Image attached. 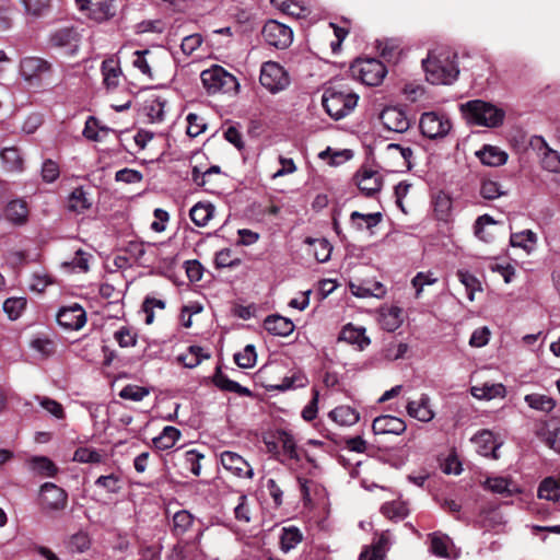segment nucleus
I'll return each instance as SVG.
<instances>
[{
    "label": "nucleus",
    "instance_id": "423d86ee",
    "mask_svg": "<svg viewBox=\"0 0 560 560\" xmlns=\"http://www.w3.org/2000/svg\"><path fill=\"white\" fill-rule=\"evenodd\" d=\"M265 43L277 49L288 48L293 40V31L276 20H268L261 30Z\"/></svg>",
    "mask_w": 560,
    "mask_h": 560
},
{
    "label": "nucleus",
    "instance_id": "603ef678",
    "mask_svg": "<svg viewBox=\"0 0 560 560\" xmlns=\"http://www.w3.org/2000/svg\"><path fill=\"white\" fill-rule=\"evenodd\" d=\"M308 383V380L304 373L301 371L293 372L292 375L285 376L281 384H279L277 387L280 390H288V389H294L306 386Z\"/></svg>",
    "mask_w": 560,
    "mask_h": 560
},
{
    "label": "nucleus",
    "instance_id": "5fc2aeb1",
    "mask_svg": "<svg viewBox=\"0 0 560 560\" xmlns=\"http://www.w3.org/2000/svg\"><path fill=\"white\" fill-rule=\"evenodd\" d=\"M155 308L163 312L165 308V302L160 299L147 296L142 302V313L145 314V324L150 325L153 323Z\"/></svg>",
    "mask_w": 560,
    "mask_h": 560
},
{
    "label": "nucleus",
    "instance_id": "412c9836",
    "mask_svg": "<svg viewBox=\"0 0 560 560\" xmlns=\"http://www.w3.org/2000/svg\"><path fill=\"white\" fill-rule=\"evenodd\" d=\"M264 327L268 332L281 337L289 336L294 330L292 320L278 314L267 316Z\"/></svg>",
    "mask_w": 560,
    "mask_h": 560
},
{
    "label": "nucleus",
    "instance_id": "b1692460",
    "mask_svg": "<svg viewBox=\"0 0 560 560\" xmlns=\"http://www.w3.org/2000/svg\"><path fill=\"white\" fill-rule=\"evenodd\" d=\"M101 71L103 75V84L105 85V88L107 90L116 89L119 84V79L121 74L119 61L114 58H107L103 60Z\"/></svg>",
    "mask_w": 560,
    "mask_h": 560
},
{
    "label": "nucleus",
    "instance_id": "a18cd8bd",
    "mask_svg": "<svg viewBox=\"0 0 560 560\" xmlns=\"http://www.w3.org/2000/svg\"><path fill=\"white\" fill-rule=\"evenodd\" d=\"M27 301L25 298H9L3 303V311L10 319H18L25 310Z\"/></svg>",
    "mask_w": 560,
    "mask_h": 560
},
{
    "label": "nucleus",
    "instance_id": "f257e3e1",
    "mask_svg": "<svg viewBox=\"0 0 560 560\" xmlns=\"http://www.w3.org/2000/svg\"><path fill=\"white\" fill-rule=\"evenodd\" d=\"M358 101L359 95L346 85L328 86L322 96L325 112L335 120L342 119L351 114Z\"/></svg>",
    "mask_w": 560,
    "mask_h": 560
},
{
    "label": "nucleus",
    "instance_id": "ea45409f",
    "mask_svg": "<svg viewBox=\"0 0 560 560\" xmlns=\"http://www.w3.org/2000/svg\"><path fill=\"white\" fill-rule=\"evenodd\" d=\"M525 401L530 408L544 412H550L556 406V402L551 397L541 394L526 395Z\"/></svg>",
    "mask_w": 560,
    "mask_h": 560
},
{
    "label": "nucleus",
    "instance_id": "13d9d810",
    "mask_svg": "<svg viewBox=\"0 0 560 560\" xmlns=\"http://www.w3.org/2000/svg\"><path fill=\"white\" fill-rule=\"evenodd\" d=\"M278 442L281 444L283 453L292 459H300L298 454L296 444L292 434L281 431L278 435Z\"/></svg>",
    "mask_w": 560,
    "mask_h": 560
},
{
    "label": "nucleus",
    "instance_id": "a19ab883",
    "mask_svg": "<svg viewBox=\"0 0 560 560\" xmlns=\"http://www.w3.org/2000/svg\"><path fill=\"white\" fill-rule=\"evenodd\" d=\"M540 499L557 501L560 498V483L552 478H546L538 488Z\"/></svg>",
    "mask_w": 560,
    "mask_h": 560
},
{
    "label": "nucleus",
    "instance_id": "20e7f679",
    "mask_svg": "<svg viewBox=\"0 0 560 560\" xmlns=\"http://www.w3.org/2000/svg\"><path fill=\"white\" fill-rule=\"evenodd\" d=\"M202 85L208 94L230 93L237 91L236 78L223 67L213 65L200 73Z\"/></svg>",
    "mask_w": 560,
    "mask_h": 560
},
{
    "label": "nucleus",
    "instance_id": "6ab92c4d",
    "mask_svg": "<svg viewBox=\"0 0 560 560\" xmlns=\"http://www.w3.org/2000/svg\"><path fill=\"white\" fill-rule=\"evenodd\" d=\"M339 340L347 341L350 345H357L360 350H363L371 343L370 338L365 335V328L351 323L342 328Z\"/></svg>",
    "mask_w": 560,
    "mask_h": 560
},
{
    "label": "nucleus",
    "instance_id": "69168bd1",
    "mask_svg": "<svg viewBox=\"0 0 560 560\" xmlns=\"http://www.w3.org/2000/svg\"><path fill=\"white\" fill-rule=\"evenodd\" d=\"M209 353L202 352H183L177 357V361L185 368L192 369L197 366L203 359H209Z\"/></svg>",
    "mask_w": 560,
    "mask_h": 560
},
{
    "label": "nucleus",
    "instance_id": "6e6d98bb",
    "mask_svg": "<svg viewBox=\"0 0 560 560\" xmlns=\"http://www.w3.org/2000/svg\"><path fill=\"white\" fill-rule=\"evenodd\" d=\"M457 278L465 285L468 298L472 301L475 291L481 290L480 281L467 270H458Z\"/></svg>",
    "mask_w": 560,
    "mask_h": 560
},
{
    "label": "nucleus",
    "instance_id": "e2e57ef3",
    "mask_svg": "<svg viewBox=\"0 0 560 560\" xmlns=\"http://www.w3.org/2000/svg\"><path fill=\"white\" fill-rule=\"evenodd\" d=\"M433 205L438 218L444 220L448 215L452 208V200L447 195L440 192L434 198Z\"/></svg>",
    "mask_w": 560,
    "mask_h": 560
},
{
    "label": "nucleus",
    "instance_id": "c756f323",
    "mask_svg": "<svg viewBox=\"0 0 560 560\" xmlns=\"http://www.w3.org/2000/svg\"><path fill=\"white\" fill-rule=\"evenodd\" d=\"M213 213L214 207L212 203L198 202L190 209L189 217L197 226H206Z\"/></svg>",
    "mask_w": 560,
    "mask_h": 560
},
{
    "label": "nucleus",
    "instance_id": "cd10ccee",
    "mask_svg": "<svg viewBox=\"0 0 560 560\" xmlns=\"http://www.w3.org/2000/svg\"><path fill=\"white\" fill-rule=\"evenodd\" d=\"M27 464L33 472L43 477H54L58 472L57 466L46 456H33Z\"/></svg>",
    "mask_w": 560,
    "mask_h": 560
},
{
    "label": "nucleus",
    "instance_id": "de8ad7c7",
    "mask_svg": "<svg viewBox=\"0 0 560 560\" xmlns=\"http://www.w3.org/2000/svg\"><path fill=\"white\" fill-rule=\"evenodd\" d=\"M430 539H431V551L435 556L443 557V558L448 557V547L451 545V540L446 535L433 533L430 535Z\"/></svg>",
    "mask_w": 560,
    "mask_h": 560
},
{
    "label": "nucleus",
    "instance_id": "c85d7f7f",
    "mask_svg": "<svg viewBox=\"0 0 560 560\" xmlns=\"http://www.w3.org/2000/svg\"><path fill=\"white\" fill-rule=\"evenodd\" d=\"M329 417L340 425H353L359 419V412L350 406H339L329 412Z\"/></svg>",
    "mask_w": 560,
    "mask_h": 560
},
{
    "label": "nucleus",
    "instance_id": "f3484780",
    "mask_svg": "<svg viewBox=\"0 0 560 560\" xmlns=\"http://www.w3.org/2000/svg\"><path fill=\"white\" fill-rule=\"evenodd\" d=\"M40 500L45 509L61 510L67 503V493L55 483L46 482L40 488Z\"/></svg>",
    "mask_w": 560,
    "mask_h": 560
},
{
    "label": "nucleus",
    "instance_id": "6e6552de",
    "mask_svg": "<svg viewBox=\"0 0 560 560\" xmlns=\"http://www.w3.org/2000/svg\"><path fill=\"white\" fill-rule=\"evenodd\" d=\"M259 81L261 85L271 93L284 90L290 83L288 73L283 67L276 61H267L262 63Z\"/></svg>",
    "mask_w": 560,
    "mask_h": 560
},
{
    "label": "nucleus",
    "instance_id": "4468645a",
    "mask_svg": "<svg viewBox=\"0 0 560 560\" xmlns=\"http://www.w3.org/2000/svg\"><path fill=\"white\" fill-rule=\"evenodd\" d=\"M354 179L358 188L365 197H374L383 186L381 174L370 168L360 170L355 174Z\"/></svg>",
    "mask_w": 560,
    "mask_h": 560
},
{
    "label": "nucleus",
    "instance_id": "2eb2a0df",
    "mask_svg": "<svg viewBox=\"0 0 560 560\" xmlns=\"http://www.w3.org/2000/svg\"><path fill=\"white\" fill-rule=\"evenodd\" d=\"M222 466L240 478L252 479L254 477V469L252 466L237 453L225 451L220 456Z\"/></svg>",
    "mask_w": 560,
    "mask_h": 560
},
{
    "label": "nucleus",
    "instance_id": "39448f33",
    "mask_svg": "<svg viewBox=\"0 0 560 560\" xmlns=\"http://www.w3.org/2000/svg\"><path fill=\"white\" fill-rule=\"evenodd\" d=\"M350 70L353 77L370 86L381 84L387 73L385 65L373 58L355 60L351 65Z\"/></svg>",
    "mask_w": 560,
    "mask_h": 560
},
{
    "label": "nucleus",
    "instance_id": "8fccbe9b",
    "mask_svg": "<svg viewBox=\"0 0 560 560\" xmlns=\"http://www.w3.org/2000/svg\"><path fill=\"white\" fill-rule=\"evenodd\" d=\"M205 455L196 448L188 450L184 453V466L195 476H199L201 471L200 460Z\"/></svg>",
    "mask_w": 560,
    "mask_h": 560
},
{
    "label": "nucleus",
    "instance_id": "09e8293b",
    "mask_svg": "<svg viewBox=\"0 0 560 560\" xmlns=\"http://www.w3.org/2000/svg\"><path fill=\"white\" fill-rule=\"evenodd\" d=\"M308 243L314 246V257L318 262L329 260L332 246L326 238L308 240Z\"/></svg>",
    "mask_w": 560,
    "mask_h": 560
},
{
    "label": "nucleus",
    "instance_id": "bb28decb",
    "mask_svg": "<svg viewBox=\"0 0 560 560\" xmlns=\"http://www.w3.org/2000/svg\"><path fill=\"white\" fill-rule=\"evenodd\" d=\"M4 213L10 222L22 225L27 221V205L23 200H12L7 205Z\"/></svg>",
    "mask_w": 560,
    "mask_h": 560
},
{
    "label": "nucleus",
    "instance_id": "72a5a7b5",
    "mask_svg": "<svg viewBox=\"0 0 560 560\" xmlns=\"http://www.w3.org/2000/svg\"><path fill=\"white\" fill-rule=\"evenodd\" d=\"M494 224H497L495 220L489 214L478 217L474 224L475 235L486 243H491L494 240V235L486 228Z\"/></svg>",
    "mask_w": 560,
    "mask_h": 560
},
{
    "label": "nucleus",
    "instance_id": "393cba45",
    "mask_svg": "<svg viewBox=\"0 0 560 560\" xmlns=\"http://www.w3.org/2000/svg\"><path fill=\"white\" fill-rule=\"evenodd\" d=\"M213 383L221 390L236 393L241 396H252V392L247 387L230 380L229 376L221 371L220 366L217 368L215 374L213 375Z\"/></svg>",
    "mask_w": 560,
    "mask_h": 560
},
{
    "label": "nucleus",
    "instance_id": "680f3d73",
    "mask_svg": "<svg viewBox=\"0 0 560 560\" xmlns=\"http://www.w3.org/2000/svg\"><path fill=\"white\" fill-rule=\"evenodd\" d=\"M401 310L392 307L386 314H383L382 325L388 331H394L401 324Z\"/></svg>",
    "mask_w": 560,
    "mask_h": 560
},
{
    "label": "nucleus",
    "instance_id": "7c9ffc66",
    "mask_svg": "<svg viewBox=\"0 0 560 560\" xmlns=\"http://www.w3.org/2000/svg\"><path fill=\"white\" fill-rule=\"evenodd\" d=\"M470 393L477 399H493L504 397L505 387L502 384L486 383L480 386H472Z\"/></svg>",
    "mask_w": 560,
    "mask_h": 560
},
{
    "label": "nucleus",
    "instance_id": "bf43d9fd",
    "mask_svg": "<svg viewBox=\"0 0 560 560\" xmlns=\"http://www.w3.org/2000/svg\"><path fill=\"white\" fill-rule=\"evenodd\" d=\"M0 156L9 165L10 171L21 170L23 160L16 148H5L1 151Z\"/></svg>",
    "mask_w": 560,
    "mask_h": 560
},
{
    "label": "nucleus",
    "instance_id": "1a4fd4ad",
    "mask_svg": "<svg viewBox=\"0 0 560 560\" xmlns=\"http://www.w3.org/2000/svg\"><path fill=\"white\" fill-rule=\"evenodd\" d=\"M51 68V63L40 57H25L20 61V73L31 85H39Z\"/></svg>",
    "mask_w": 560,
    "mask_h": 560
},
{
    "label": "nucleus",
    "instance_id": "4d7b16f0",
    "mask_svg": "<svg viewBox=\"0 0 560 560\" xmlns=\"http://www.w3.org/2000/svg\"><path fill=\"white\" fill-rule=\"evenodd\" d=\"M35 399L48 413H50L55 418H57V419L65 418L63 407L57 400L51 399L46 396H35Z\"/></svg>",
    "mask_w": 560,
    "mask_h": 560
},
{
    "label": "nucleus",
    "instance_id": "0e129e2a",
    "mask_svg": "<svg viewBox=\"0 0 560 560\" xmlns=\"http://www.w3.org/2000/svg\"><path fill=\"white\" fill-rule=\"evenodd\" d=\"M241 264L238 258L232 259V250L230 248H223L215 254L214 265L218 269L226 267H236Z\"/></svg>",
    "mask_w": 560,
    "mask_h": 560
},
{
    "label": "nucleus",
    "instance_id": "7ed1b4c3",
    "mask_svg": "<svg viewBox=\"0 0 560 560\" xmlns=\"http://www.w3.org/2000/svg\"><path fill=\"white\" fill-rule=\"evenodd\" d=\"M422 67L427 80L432 84H452L459 74L457 65L448 58L442 60L429 55L422 60Z\"/></svg>",
    "mask_w": 560,
    "mask_h": 560
},
{
    "label": "nucleus",
    "instance_id": "052dcab7",
    "mask_svg": "<svg viewBox=\"0 0 560 560\" xmlns=\"http://www.w3.org/2000/svg\"><path fill=\"white\" fill-rule=\"evenodd\" d=\"M69 549L73 552H84L91 547V539L84 532H79L71 536L69 540Z\"/></svg>",
    "mask_w": 560,
    "mask_h": 560
},
{
    "label": "nucleus",
    "instance_id": "2f4dec72",
    "mask_svg": "<svg viewBox=\"0 0 560 560\" xmlns=\"http://www.w3.org/2000/svg\"><path fill=\"white\" fill-rule=\"evenodd\" d=\"M180 438V432L175 427L167 425L160 435L152 439L153 444L159 450H167L175 445Z\"/></svg>",
    "mask_w": 560,
    "mask_h": 560
},
{
    "label": "nucleus",
    "instance_id": "ddd939ff",
    "mask_svg": "<svg viewBox=\"0 0 560 560\" xmlns=\"http://www.w3.org/2000/svg\"><path fill=\"white\" fill-rule=\"evenodd\" d=\"M380 119L389 131L402 133L410 127V119L406 113L396 106L385 107L380 115Z\"/></svg>",
    "mask_w": 560,
    "mask_h": 560
},
{
    "label": "nucleus",
    "instance_id": "f03ea898",
    "mask_svg": "<svg viewBox=\"0 0 560 560\" xmlns=\"http://www.w3.org/2000/svg\"><path fill=\"white\" fill-rule=\"evenodd\" d=\"M460 110L469 124L488 128L501 126L505 118L502 108L482 100L468 101L460 105Z\"/></svg>",
    "mask_w": 560,
    "mask_h": 560
},
{
    "label": "nucleus",
    "instance_id": "49530a36",
    "mask_svg": "<svg viewBox=\"0 0 560 560\" xmlns=\"http://www.w3.org/2000/svg\"><path fill=\"white\" fill-rule=\"evenodd\" d=\"M381 511L389 520H402L408 515L406 504L399 501L383 504Z\"/></svg>",
    "mask_w": 560,
    "mask_h": 560
},
{
    "label": "nucleus",
    "instance_id": "aec40b11",
    "mask_svg": "<svg viewBox=\"0 0 560 560\" xmlns=\"http://www.w3.org/2000/svg\"><path fill=\"white\" fill-rule=\"evenodd\" d=\"M476 155L483 165L493 167L504 165L509 158L505 151L490 144H485Z\"/></svg>",
    "mask_w": 560,
    "mask_h": 560
},
{
    "label": "nucleus",
    "instance_id": "c03bdc74",
    "mask_svg": "<svg viewBox=\"0 0 560 560\" xmlns=\"http://www.w3.org/2000/svg\"><path fill=\"white\" fill-rule=\"evenodd\" d=\"M194 523V517L188 511H178L173 516V532L180 536L185 534Z\"/></svg>",
    "mask_w": 560,
    "mask_h": 560
},
{
    "label": "nucleus",
    "instance_id": "5701e85b",
    "mask_svg": "<svg viewBox=\"0 0 560 560\" xmlns=\"http://www.w3.org/2000/svg\"><path fill=\"white\" fill-rule=\"evenodd\" d=\"M429 402L430 398L425 394L421 395L418 401H409L406 407L408 415L422 422L431 421L434 417V412L431 410Z\"/></svg>",
    "mask_w": 560,
    "mask_h": 560
},
{
    "label": "nucleus",
    "instance_id": "338daca9",
    "mask_svg": "<svg viewBox=\"0 0 560 560\" xmlns=\"http://www.w3.org/2000/svg\"><path fill=\"white\" fill-rule=\"evenodd\" d=\"M184 267L187 278L189 279L190 282H197L201 280L205 268L199 260H187L185 261Z\"/></svg>",
    "mask_w": 560,
    "mask_h": 560
},
{
    "label": "nucleus",
    "instance_id": "58836bf2",
    "mask_svg": "<svg viewBox=\"0 0 560 560\" xmlns=\"http://www.w3.org/2000/svg\"><path fill=\"white\" fill-rule=\"evenodd\" d=\"M302 541V533L299 528L291 526L284 527L280 537L281 549L290 551Z\"/></svg>",
    "mask_w": 560,
    "mask_h": 560
},
{
    "label": "nucleus",
    "instance_id": "864d4df0",
    "mask_svg": "<svg viewBox=\"0 0 560 560\" xmlns=\"http://www.w3.org/2000/svg\"><path fill=\"white\" fill-rule=\"evenodd\" d=\"M27 14L40 18L49 10L50 0H21Z\"/></svg>",
    "mask_w": 560,
    "mask_h": 560
},
{
    "label": "nucleus",
    "instance_id": "4be33fe9",
    "mask_svg": "<svg viewBox=\"0 0 560 560\" xmlns=\"http://www.w3.org/2000/svg\"><path fill=\"white\" fill-rule=\"evenodd\" d=\"M142 113L148 122L162 121L164 117V101L154 93L148 94L143 100Z\"/></svg>",
    "mask_w": 560,
    "mask_h": 560
},
{
    "label": "nucleus",
    "instance_id": "e433bc0d",
    "mask_svg": "<svg viewBox=\"0 0 560 560\" xmlns=\"http://www.w3.org/2000/svg\"><path fill=\"white\" fill-rule=\"evenodd\" d=\"M537 236L530 230H525L518 233H512L510 243L513 247H520L526 252H530L533 246L536 244Z\"/></svg>",
    "mask_w": 560,
    "mask_h": 560
},
{
    "label": "nucleus",
    "instance_id": "37998d69",
    "mask_svg": "<svg viewBox=\"0 0 560 560\" xmlns=\"http://www.w3.org/2000/svg\"><path fill=\"white\" fill-rule=\"evenodd\" d=\"M377 47L381 51V56L386 61L396 63L399 60L401 49L396 40L385 39L384 42H380Z\"/></svg>",
    "mask_w": 560,
    "mask_h": 560
},
{
    "label": "nucleus",
    "instance_id": "f8f14e48",
    "mask_svg": "<svg viewBox=\"0 0 560 560\" xmlns=\"http://www.w3.org/2000/svg\"><path fill=\"white\" fill-rule=\"evenodd\" d=\"M81 11H86L90 19L104 22L115 15L112 0H75Z\"/></svg>",
    "mask_w": 560,
    "mask_h": 560
},
{
    "label": "nucleus",
    "instance_id": "79ce46f5",
    "mask_svg": "<svg viewBox=\"0 0 560 560\" xmlns=\"http://www.w3.org/2000/svg\"><path fill=\"white\" fill-rule=\"evenodd\" d=\"M91 207V202L89 201V199L86 198V194L85 191L83 190V188L79 187V188H75L70 197H69V200H68V208L71 210V211H75V212H83L84 210L89 209Z\"/></svg>",
    "mask_w": 560,
    "mask_h": 560
},
{
    "label": "nucleus",
    "instance_id": "473e14b6",
    "mask_svg": "<svg viewBox=\"0 0 560 560\" xmlns=\"http://www.w3.org/2000/svg\"><path fill=\"white\" fill-rule=\"evenodd\" d=\"M535 140L545 149L541 160L542 167L549 172L560 171V155L557 151L551 150L542 137H536Z\"/></svg>",
    "mask_w": 560,
    "mask_h": 560
},
{
    "label": "nucleus",
    "instance_id": "a211bd4d",
    "mask_svg": "<svg viewBox=\"0 0 560 560\" xmlns=\"http://www.w3.org/2000/svg\"><path fill=\"white\" fill-rule=\"evenodd\" d=\"M406 423L402 419L383 415L376 417L372 423V430L375 434H395L400 435L406 431Z\"/></svg>",
    "mask_w": 560,
    "mask_h": 560
},
{
    "label": "nucleus",
    "instance_id": "dca6fc26",
    "mask_svg": "<svg viewBox=\"0 0 560 560\" xmlns=\"http://www.w3.org/2000/svg\"><path fill=\"white\" fill-rule=\"evenodd\" d=\"M392 542L389 532H382L377 538H374L371 546L362 550L359 560H385L386 552L389 550Z\"/></svg>",
    "mask_w": 560,
    "mask_h": 560
},
{
    "label": "nucleus",
    "instance_id": "c9c22d12",
    "mask_svg": "<svg viewBox=\"0 0 560 560\" xmlns=\"http://www.w3.org/2000/svg\"><path fill=\"white\" fill-rule=\"evenodd\" d=\"M105 459L103 452L96 451L91 447H79L73 454V460L84 464H100Z\"/></svg>",
    "mask_w": 560,
    "mask_h": 560
},
{
    "label": "nucleus",
    "instance_id": "0eeeda50",
    "mask_svg": "<svg viewBox=\"0 0 560 560\" xmlns=\"http://www.w3.org/2000/svg\"><path fill=\"white\" fill-rule=\"evenodd\" d=\"M421 133L429 139L444 138L451 130V120L442 113L427 112L420 117Z\"/></svg>",
    "mask_w": 560,
    "mask_h": 560
},
{
    "label": "nucleus",
    "instance_id": "3c124183",
    "mask_svg": "<svg viewBox=\"0 0 560 560\" xmlns=\"http://www.w3.org/2000/svg\"><path fill=\"white\" fill-rule=\"evenodd\" d=\"M505 195L501 185L492 179H482L480 186V196L487 200H493Z\"/></svg>",
    "mask_w": 560,
    "mask_h": 560
},
{
    "label": "nucleus",
    "instance_id": "a878e982",
    "mask_svg": "<svg viewBox=\"0 0 560 560\" xmlns=\"http://www.w3.org/2000/svg\"><path fill=\"white\" fill-rule=\"evenodd\" d=\"M539 435L547 446L560 453V421L550 420L540 430Z\"/></svg>",
    "mask_w": 560,
    "mask_h": 560
},
{
    "label": "nucleus",
    "instance_id": "4c0bfd02",
    "mask_svg": "<svg viewBox=\"0 0 560 560\" xmlns=\"http://www.w3.org/2000/svg\"><path fill=\"white\" fill-rule=\"evenodd\" d=\"M485 488L494 493L508 495H511L516 490L515 485L504 477L488 478L485 481Z\"/></svg>",
    "mask_w": 560,
    "mask_h": 560
},
{
    "label": "nucleus",
    "instance_id": "9b49d317",
    "mask_svg": "<svg viewBox=\"0 0 560 560\" xmlns=\"http://www.w3.org/2000/svg\"><path fill=\"white\" fill-rule=\"evenodd\" d=\"M57 323L69 330H79L86 323V313L84 308L74 303L70 306H63L57 313Z\"/></svg>",
    "mask_w": 560,
    "mask_h": 560
},
{
    "label": "nucleus",
    "instance_id": "9d476101",
    "mask_svg": "<svg viewBox=\"0 0 560 560\" xmlns=\"http://www.w3.org/2000/svg\"><path fill=\"white\" fill-rule=\"evenodd\" d=\"M80 42L81 35L73 26L58 28L49 36L51 47L62 49L69 55L78 50Z\"/></svg>",
    "mask_w": 560,
    "mask_h": 560
},
{
    "label": "nucleus",
    "instance_id": "774afa93",
    "mask_svg": "<svg viewBox=\"0 0 560 560\" xmlns=\"http://www.w3.org/2000/svg\"><path fill=\"white\" fill-rule=\"evenodd\" d=\"M187 122V135L191 138L199 136L206 129V124L203 122V119L197 114H188Z\"/></svg>",
    "mask_w": 560,
    "mask_h": 560
},
{
    "label": "nucleus",
    "instance_id": "f704fd0d",
    "mask_svg": "<svg viewBox=\"0 0 560 560\" xmlns=\"http://www.w3.org/2000/svg\"><path fill=\"white\" fill-rule=\"evenodd\" d=\"M382 219H383V215L381 212L364 214L359 211H353L350 214L351 224L357 230H360V231L363 229V224L359 221H364L366 229L371 230L374 226H376L382 221Z\"/></svg>",
    "mask_w": 560,
    "mask_h": 560
}]
</instances>
